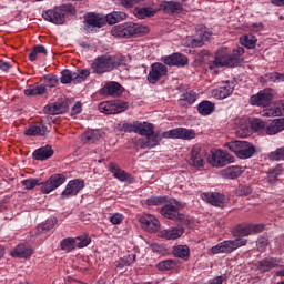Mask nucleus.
Wrapping results in <instances>:
<instances>
[{
  "instance_id": "nucleus-1",
  "label": "nucleus",
  "mask_w": 284,
  "mask_h": 284,
  "mask_svg": "<svg viewBox=\"0 0 284 284\" xmlns=\"http://www.w3.org/2000/svg\"><path fill=\"white\" fill-rule=\"evenodd\" d=\"M148 32H150L148 26L134 22H124L111 29L112 37L116 39H134V37H143Z\"/></svg>"
},
{
  "instance_id": "nucleus-2",
  "label": "nucleus",
  "mask_w": 284,
  "mask_h": 284,
  "mask_svg": "<svg viewBox=\"0 0 284 284\" xmlns=\"http://www.w3.org/2000/svg\"><path fill=\"white\" fill-rule=\"evenodd\" d=\"M128 19V13L123 11H113L106 16L101 13H89L85 18L87 28H103L105 23L114 26L119 21Z\"/></svg>"
},
{
  "instance_id": "nucleus-3",
  "label": "nucleus",
  "mask_w": 284,
  "mask_h": 284,
  "mask_svg": "<svg viewBox=\"0 0 284 284\" xmlns=\"http://www.w3.org/2000/svg\"><path fill=\"white\" fill-rule=\"evenodd\" d=\"M245 49L243 47L233 48L232 54L226 57H215L214 61L209 64V69L214 72L219 71V68H239L243 63V57Z\"/></svg>"
},
{
  "instance_id": "nucleus-4",
  "label": "nucleus",
  "mask_w": 284,
  "mask_h": 284,
  "mask_svg": "<svg viewBox=\"0 0 284 284\" xmlns=\"http://www.w3.org/2000/svg\"><path fill=\"white\" fill-rule=\"evenodd\" d=\"M68 14H77V8L70 3L61 4L60 7H54L53 9H48L42 12V18L44 21L54 23L55 26H63L65 23V17Z\"/></svg>"
},
{
  "instance_id": "nucleus-5",
  "label": "nucleus",
  "mask_w": 284,
  "mask_h": 284,
  "mask_svg": "<svg viewBox=\"0 0 284 284\" xmlns=\"http://www.w3.org/2000/svg\"><path fill=\"white\" fill-rule=\"evenodd\" d=\"M237 159H252L256 154V146L247 141L235 140L226 143L225 145Z\"/></svg>"
},
{
  "instance_id": "nucleus-6",
  "label": "nucleus",
  "mask_w": 284,
  "mask_h": 284,
  "mask_svg": "<svg viewBox=\"0 0 284 284\" xmlns=\"http://www.w3.org/2000/svg\"><path fill=\"white\" fill-rule=\"evenodd\" d=\"M244 245H247V239L226 240L211 247V254H232Z\"/></svg>"
},
{
  "instance_id": "nucleus-7",
  "label": "nucleus",
  "mask_w": 284,
  "mask_h": 284,
  "mask_svg": "<svg viewBox=\"0 0 284 284\" xmlns=\"http://www.w3.org/2000/svg\"><path fill=\"white\" fill-rule=\"evenodd\" d=\"M121 65V59L109 54L98 57L93 63L92 69L94 72H102L103 70H114Z\"/></svg>"
},
{
  "instance_id": "nucleus-8",
  "label": "nucleus",
  "mask_w": 284,
  "mask_h": 284,
  "mask_svg": "<svg viewBox=\"0 0 284 284\" xmlns=\"http://www.w3.org/2000/svg\"><path fill=\"white\" fill-rule=\"evenodd\" d=\"M207 163L212 168H225V165L234 163V156L227 153V151L219 149L211 152V155L207 156Z\"/></svg>"
},
{
  "instance_id": "nucleus-9",
  "label": "nucleus",
  "mask_w": 284,
  "mask_h": 284,
  "mask_svg": "<svg viewBox=\"0 0 284 284\" xmlns=\"http://www.w3.org/2000/svg\"><path fill=\"white\" fill-rule=\"evenodd\" d=\"M206 156L207 151L200 144H195L190 152L189 165H192V168H204Z\"/></svg>"
},
{
  "instance_id": "nucleus-10",
  "label": "nucleus",
  "mask_w": 284,
  "mask_h": 284,
  "mask_svg": "<svg viewBox=\"0 0 284 284\" xmlns=\"http://www.w3.org/2000/svg\"><path fill=\"white\" fill-rule=\"evenodd\" d=\"M98 109L103 114H121L128 110V102L104 101L99 104Z\"/></svg>"
},
{
  "instance_id": "nucleus-11",
  "label": "nucleus",
  "mask_w": 284,
  "mask_h": 284,
  "mask_svg": "<svg viewBox=\"0 0 284 284\" xmlns=\"http://www.w3.org/2000/svg\"><path fill=\"white\" fill-rule=\"evenodd\" d=\"M272 99H274V91L272 89H264L250 98V104L267 108L272 103Z\"/></svg>"
},
{
  "instance_id": "nucleus-12",
  "label": "nucleus",
  "mask_w": 284,
  "mask_h": 284,
  "mask_svg": "<svg viewBox=\"0 0 284 284\" xmlns=\"http://www.w3.org/2000/svg\"><path fill=\"white\" fill-rule=\"evenodd\" d=\"M65 183V175L61 173H55L51 175L45 182L41 183V192L42 194H50V192H54L58 187H61Z\"/></svg>"
},
{
  "instance_id": "nucleus-13",
  "label": "nucleus",
  "mask_w": 284,
  "mask_h": 284,
  "mask_svg": "<svg viewBox=\"0 0 284 284\" xmlns=\"http://www.w3.org/2000/svg\"><path fill=\"white\" fill-rule=\"evenodd\" d=\"M164 139H182L184 141H192L195 139L196 132L192 129L176 128L162 133Z\"/></svg>"
},
{
  "instance_id": "nucleus-14",
  "label": "nucleus",
  "mask_w": 284,
  "mask_h": 284,
  "mask_svg": "<svg viewBox=\"0 0 284 284\" xmlns=\"http://www.w3.org/2000/svg\"><path fill=\"white\" fill-rule=\"evenodd\" d=\"M161 61L164 63V65H170V68H185V65L190 63V59L180 52L164 55L161 58Z\"/></svg>"
},
{
  "instance_id": "nucleus-15",
  "label": "nucleus",
  "mask_w": 284,
  "mask_h": 284,
  "mask_svg": "<svg viewBox=\"0 0 284 284\" xmlns=\"http://www.w3.org/2000/svg\"><path fill=\"white\" fill-rule=\"evenodd\" d=\"M83 187H85V182L83 180H71L68 182L65 189L61 193L60 199L65 200L70 199V196H77V194H79Z\"/></svg>"
},
{
  "instance_id": "nucleus-16",
  "label": "nucleus",
  "mask_w": 284,
  "mask_h": 284,
  "mask_svg": "<svg viewBox=\"0 0 284 284\" xmlns=\"http://www.w3.org/2000/svg\"><path fill=\"white\" fill-rule=\"evenodd\" d=\"M163 138V134H161L160 132H154L146 135L145 138H141L138 140V145L142 149V150H152V148H156V145H159L161 143Z\"/></svg>"
},
{
  "instance_id": "nucleus-17",
  "label": "nucleus",
  "mask_w": 284,
  "mask_h": 284,
  "mask_svg": "<svg viewBox=\"0 0 284 284\" xmlns=\"http://www.w3.org/2000/svg\"><path fill=\"white\" fill-rule=\"evenodd\" d=\"M201 200L205 201V203H210V205H213L214 207H225L227 205L225 195L216 192L202 193Z\"/></svg>"
},
{
  "instance_id": "nucleus-18",
  "label": "nucleus",
  "mask_w": 284,
  "mask_h": 284,
  "mask_svg": "<svg viewBox=\"0 0 284 284\" xmlns=\"http://www.w3.org/2000/svg\"><path fill=\"white\" fill-rule=\"evenodd\" d=\"M99 94H101V97H121V94H123V87L118 82H106L104 87L100 89Z\"/></svg>"
},
{
  "instance_id": "nucleus-19",
  "label": "nucleus",
  "mask_w": 284,
  "mask_h": 284,
  "mask_svg": "<svg viewBox=\"0 0 284 284\" xmlns=\"http://www.w3.org/2000/svg\"><path fill=\"white\" fill-rule=\"evenodd\" d=\"M232 92H234V83L226 81L221 87L212 91V97L214 99L223 100L227 99V97H230Z\"/></svg>"
},
{
  "instance_id": "nucleus-20",
  "label": "nucleus",
  "mask_w": 284,
  "mask_h": 284,
  "mask_svg": "<svg viewBox=\"0 0 284 284\" xmlns=\"http://www.w3.org/2000/svg\"><path fill=\"white\" fill-rule=\"evenodd\" d=\"M109 172L113 174L114 179H118V181H121L122 183L132 181V175L125 172V170L119 168V164L114 162L109 163Z\"/></svg>"
},
{
  "instance_id": "nucleus-21",
  "label": "nucleus",
  "mask_w": 284,
  "mask_h": 284,
  "mask_svg": "<svg viewBox=\"0 0 284 284\" xmlns=\"http://www.w3.org/2000/svg\"><path fill=\"white\" fill-rule=\"evenodd\" d=\"M281 265V260L276 257H266L257 262V270L261 274H265V272H272L274 267H278Z\"/></svg>"
},
{
  "instance_id": "nucleus-22",
  "label": "nucleus",
  "mask_w": 284,
  "mask_h": 284,
  "mask_svg": "<svg viewBox=\"0 0 284 284\" xmlns=\"http://www.w3.org/2000/svg\"><path fill=\"white\" fill-rule=\"evenodd\" d=\"M161 214L162 216H164L165 219H170L171 221H176L180 220L182 221L183 219V214H181L179 212V207H176V205L169 203L165 204L162 209H161Z\"/></svg>"
},
{
  "instance_id": "nucleus-23",
  "label": "nucleus",
  "mask_w": 284,
  "mask_h": 284,
  "mask_svg": "<svg viewBox=\"0 0 284 284\" xmlns=\"http://www.w3.org/2000/svg\"><path fill=\"white\" fill-rule=\"evenodd\" d=\"M140 223L146 232H159V220L154 215H143L140 217Z\"/></svg>"
},
{
  "instance_id": "nucleus-24",
  "label": "nucleus",
  "mask_w": 284,
  "mask_h": 284,
  "mask_svg": "<svg viewBox=\"0 0 284 284\" xmlns=\"http://www.w3.org/2000/svg\"><path fill=\"white\" fill-rule=\"evenodd\" d=\"M34 254V248L26 244H18L10 255L13 258H30Z\"/></svg>"
},
{
  "instance_id": "nucleus-25",
  "label": "nucleus",
  "mask_w": 284,
  "mask_h": 284,
  "mask_svg": "<svg viewBox=\"0 0 284 284\" xmlns=\"http://www.w3.org/2000/svg\"><path fill=\"white\" fill-rule=\"evenodd\" d=\"M88 77H90V73L88 72H73V73H63L62 72V77H61V83H83L84 80L88 79Z\"/></svg>"
},
{
  "instance_id": "nucleus-26",
  "label": "nucleus",
  "mask_w": 284,
  "mask_h": 284,
  "mask_svg": "<svg viewBox=\"0 0 284 284\" xmlns=\"http://www.w3.org/2000/svg\"><path fill=\"white\" fill-rule=\"evenodd\" d=\"M45 110L51 115L65 114L70 110V100H64L62 102H55L49 106H45Z\"/></svg>"
},
{
  "instance_id": "nucleus-27",
  "label": "nucleus",
  "mask_w": 284,
  "mask_h": 284,
  "mask_svg": "<svg viewBox=\"0 0 284 284\" xmlns=\"http://www.w3.org/2000/svg\"><path fill=\"white\" fill-rule=\"evenodd\" d=\"M160 8L165 14H181L183 12V4L176 1H163Z\"/></svg>"
},
{
  "instance_id": "nucleus-28",
  "label": "nucleus",
  "mask_w": 284,
  "mask_h": 284,
  "mask_svg": "<svg viewBox=\"0 0 284 284\" xmlns=\"http://www.w3.org/2000/svg\"><path fill=\"white\" fill-rule=\"evenodd\" d=\"M185 231L183 230V227H169L165 230H162L160 233V236L162 239H166L168 241H176V239H181V236H183V233Z\"/></svg>"
},
{
  "instance_id": "nucleus-29",
  "label": "nucleus",
  "mask_w": 284,
  "mask_h": 284,
  "mask_svg": "<svg viewBox=\"0 0 284 284\" xmlns=\"http://www.w3.org/2000/svg\"><path fill=\"white\" fill-rule=\"evenodd\" d=\"M179 92H184L182 97L179 99V103L183 105V103H189V105H192L194 101H196V93L194 91H187V87L181 84L176 88Z\"/></svg>"
},
{
  "instance_id": "nucleus-30",
  "label": "nucleus",
  "mask_w": 284,
  "mask_h": 284,
  "mask_svg": "<svg viewBox=\"0 0 284 284\" xmlns=\"http://www.w3.org/2000/svg\"><path fill=\"white\" fill-rule=\"evenodd\" d=\"M209 40L210 34L201 31L200 33H197L196 38H187L186 45H189V48H202V45H205V41Z\"/></svg>"
},
{
  "instance_id": "nucleus-31",
  "label": "nucleus",
  "mask_w": 284,
  "mask_h": 284,
  "mask_svg": "<svg viewBox=\"0 0 284 284\" xmlns=\"http://www.w3.org/2000/svg\"><path fill=\"white\" fill-rule=\"evenodd\" d=\"M262 116H284V100L275 103V108L264 109Z\"/></svg>"
},
{
  "instance_id": "nucleus-32",
  "label": "nucleus",
  "mask_w": 284,
  "mask_h": 284,
  "mask_svg": "<svg viewBox=\"0 0 284 284\" xmlns=\"http://www.w3.org/2000/svg\"><path fill=\"white\" fill-rule=\"evenodd\" d=\"M244 172L245 169H243V166L232 165L222 170V176H224V179H239V176H241V174H243Z\"/></svg>"
},
{
  "instance_id": "nucleus-33",
  "label": "nucleus",
  "mask_w": 284,
  "mask_h": 284,
  "mask_svg": "<svg viewBox=\"0 0 284 284\" xmlns=\"http://www.w3.org/2000/svg\"><path fill=\"white\" fill-rule=\"evenodd\" d=\"M135 134H140V136H150V134H154V124L149 122H136Z\"/></svg>"
},
{
  "instance_id": "nucleus-34",
  "label": "nucleus",
  "mask_w": 284,
  "mask_h": 284,
  "mask_svg": "<svg viewBox=\"0 0 284 284\" xmlns=\"http://www.w3.org/2000/svg\"><path fill=\"white\" fill-rule=\"evenodd\" d=\"M266 134L270 136H274V134H278V132H283L284 130V118L275 119L266 126Z\"/></svg>"
},
{
  "instance_id": "nucleus-35",
  "label": "nucleus",
  "mask_w": 284,
  "mask_h": 284,
  "mask_svg": "<svg viewBox=\"0 0 284 284\" xmlns=\"http://www.w3.org/2000/svg\"><path fill=\"white\" fill-rule=\"evenodd\" d=\"M26 136H45L48 134V126L44 124L31 125L24 131Z\"/></svg>"
},
{
  "instance_id": "nucleus-36",
  "label": "nucleus",
  "mask_w": 284,
  "mask_h": 284,
  "mask_svg": "<svg viewBox=\"0 0 284 284\" xmlns=\"http://www.w3.org/2000/svg\"><path fill=\"white\" fill-rule=\"evenodd\" d=\"M52 154H54V150H52L51 146H43V148L37 149L33 152V159H36V161H45L50 159Z\"/></svg>"
},
{
  "instance_id": "nucleus-37",
  "label": "nucleus",
  "mask_w": 284,
  "mask_h": 284,
  "mask_svg": "<svg viewBox=\"0 0 284 284\" xmlns=\"http://www.w3.org/2000/svg\"><path fill=\"white\" fill-rule=\"evenodd\" d=\"M214 108L215 104L213 102L204 100L197 105V112L201 116H210L214 112Z\"/></svg>"
},
{
  "instance_id": "nucleus-38",
  "label": "nucleus",
  "mask_w": 284,
  "mask_h": 284,
  "mask_svg": "<svg viewBox=\"0 0 284 284\" xmlns=\"http://www.w3.org/2000/svg\"><path fill=\"white\" fill-rule=\"evenodd\" d=\"M173 256L175 258H182L187 261L190 258V246L187 245H178L173 248Z\"/></svg>"
},
{
  "instance_id": "nucleus-39",
  "label": "nucleus",
  "mask_w": 284,
  "mask_h": 284,
  "mask_svg": "<svg viewBox=\"0 0 284 284\" xmlns=\"http://www.w3.org/2000/svg\"><path fill=\"white\" fill-rule=\"evenodd\" d=\"M101 139V131L99 130H88L82 135V141L84 143H97Z\"/></svg>"
},
{
  "instance_id": "nucleus-40",
  "label": "nucleus",
  "mask_w": 284,
  "mask_h": 284,
  "mask_svg": "<svg viewBox=\"0 0 284 284\" xmlns=\"http://www.w3.org/2000/svg\"><path fill=\"white\" fill-rule=\"evenodd\" d=\"M256 41L258 40L253 34H244L240 37L241 45L247 48V50H254L256 48Z\"/></svg>"
},
{
  "instance_id": "nucleus-41",
  "label": "nucleus",
  "mask_w": 284,
  "mask_h": 284,
  "mask_svg": "<svg viewBox=\"0 0 284 284\" xmlns=\"http://www.w3.org/2000/svg\"><path fill=\"white\" fill-rule=\"evenodd\" d=\"M233 236L242 239L241 236H250L252 234V226L248 225H237L232 231Z\"/></svg>"
},
{
  "instance_id": "nucleus-42",
  "label": "nucleus",
  "mask_w": 284,
  "mask_h": 284,
  "mask_svg": "<svg viewBox=\"0 0 284 284\" xmlns=\"http://www.w3.org/2000/svg\"><path fill=\"white\" fill-rule=\"evenodd\" d=\"M134 14L138 19H148V17H154V14H156V11L148 7L135 8Z\"/></svg>"
},
{
  "instance_id": "nucleus-43",
  "label": "nucleus",
  "mask_w": 284,
  "mask_h": 284,
  "mask_svg": "<svg viewBox=\"0 0 284 284\" xmlns=\"http://www.w3.org/2000/svg\"><path fill=\"white\" fill-rule=\"evenodd\" d=\"M135 261H136V254H131L129 256H124V257L120 258L115 263V267L118 270H123L124 267L132 265V263H134Z\"/></svg>"
},
{
  "instance_id": "nucleus-44",
  "label": "nucleus",
  "mask_w": 284,
  "mask_h": 284,
  "mask_svg": "<svg viewBox=\"0 0 284 284\" xmlns=\"http://www.w3.org/2000/svg\"><path fill=\"white\" fill-rule=\"evenodd\" d=\"M284 81V74L278 72L267 73L265 78H263V83H281Z\"/></svg>"
},
{
  "instance_id": "nucleus-45",
  "label": "nucleus",
  "mask_w": 284,
  "mask_h": 284,
  "mask_svg": "<svg viewBox=\"0 0 284 284\" xmlns=\"http://www.w3.org/2000/svg\"><path fill=\"white\" fill-rule=\"evenodd\" d=\"M57 225V217H50L42 224L38 226V234H43V232H50L52 227Z\"/></svg>"
},
{
  "instance_id": "nucleus-46",
  "label": "nucleus",
  "mask_w": 284,
  "mask_h": 284,
  "mask_svg": "<svg viewBox=\"0 0 284 284\" xmlns=\"http://www.w3.org/2000/svg\"><path fill=\"white\" fill-rule=\"evenodd\" d=\"M60 246L64 252H72L77 247V240L75 237H67L61 241Z\"/></svg>"
},
{
  "instance_id": "nucleus-47",
  "label": "nucleus",
  "mask_w": 284,
  "mask_h": 284,
  "mask_svg": "<svg viewBox=\"0 0 284 284\" xmlns=\"http://www.w3.org/2000/svg\"><path fill=\"white\" fill-rule=\"evenodd\" d=\"M26 97H37L39 94H45V85L40 84L37 87H31L27 90H24Z\"/></svg>"
},
{
  "instance_id": "nucleus-48",
  "label": "nucleus",
  "mask_w": 284,
  "mask_h": 284,
  "mask_svg": "<svg viewBox=\"0 0 284 284\" xmlns=\"http://www.w3.org/2000/svg\"><path fill=\"white\" fill-rule=\"evenodd\" d=\"M0 70L2 72H8V70H12V72H21V69H19V65L14 61L6 62V61L1 60L0 61Z\"/></svg>"
},
{
  "instance_id": "nucleus-49",
  "label": "nucleus",
  "mask_w": 284,
  "mask_h": 284,
  "mask_svg": "<svg viewBox=\"0 0 284 284\" xmlns=\"http://www.w3.org/2000/svg\"><path fill=\"white\" fill-rule=\"evenodd\" d=\"M160 272H168L169 270H174L176 267V261L174 260H164L156 265Z\"/></svg>"
},
{
  "instance_id": "nucleus-50",
  "label": "nucleus",
  "mask_w": 284,
  "mask_h": 284,
  "mask_svg": "<svg viewBox=\"0 0 284 284\" xmlns=\"http://www.w3.org/2000/svg\"><path fill=\"white\" fill-rule=\"evenodd\" d=\"M89 243H92V239L88 235H82V236L75 237V245L80 250L83 247H88Z\"/></svg>"
},
{
  "instance_id": "nucleus-51",
  "label": "nucleus",
  "mask_w": 284,
  "mask_h": 284,
  "mask_svg": "<svg viewBox=\"0 0 284 284\" xmlns=\"http://www.w3.org/2000/svg\"><path fill=\"white\" fill-rule=\"evenodd\" d=\"M251 129L253 132H263L265 130V121L261 119H254L251 121Z\"/></svg>"
},
{
  "instance_id": "nucleus-52",
  "label": "nucleus",
  "mask_w": 284,
  "mask_h": 284,
  "mask_svg": "<svg viewBox=\"0 0 284 284\" xmlns=\"http://www.w3.org/2000/svg\"><path fill=\"white\" fill-rule=\"evenodd\" d=\"M41 180L40 179H27L22 181V185L23 187H26V190H34V187H37V185H41Z\"/></svg>"
},
{
  "instance_id": "nucleus-53",
  "label": "nucleus",
  "mask_w": 284,
  "mask_h": 284,
  "mask_svg": "<svg viewBox=\"0 0 284 284\" xmlns=\"http://www.w3.org/2000/svg\"><path fill=\"white\" fill-rule=\"evenodd\" d=\"M271 161H284V148H278L268 155Z\"/></svg>"
},
{
  "instance_id": "nucleus-54",
  "label": "nucleus",
  "mask_w": 284,
  "mask_h": 284,
  "mask_svg": "<svg viewBox=\"0 0 284 284\" xmlns=\"http://www.w3.org/2000/svg\"><path fill=\"white\" fill-rule=\"evenodd\" d=\"M251 193H252V187L243 184H240L235 190L236 196H250Z\"/></svg>"
},
{
  "instance_id": "nucleus-55",
  "label": "nucleus",
  "mask_w": 284,
  "mask_h": 284,
  "mask_svg": "<svg viewBox=\"0 0 284 284\" xmlns=\"http://www.w3.org/2000/svg\"><path fill=\"white\" fill-rule=\"evenodd\" d=\"M58 83L59 79L53 73L44 75V84L48 85V88H54Z\"/></svg>"
},
{
  "instance_id": "nucleus-56",
  "label": "nucleus",
  "mask_w": 284,
  "mask_h": 284,
  "mask_svg": "<svg viewBox=\"0 0 284 284\" xmlns=\"http://www.w3.org/2000/svg\"><path fill=\"white\" fill-rule=\"evenodd\" d=\"M168 201L165 196H151L146 200L148 205H163V203Z\"/></svg>"
},
{
  "instance_id": "nucleus-57",
  "label": "nucleus",
  "mask_w": 284,
  "mask_h": 284,
  "mask_svg": "<svg viewBox=\"0 0 284 284\" xmlns=\"http://www.w3.org/2000/svg\"><path fill=\"white\" fill-rule=\"evenodd\" d=\"M120 132H134L136 133V122L119 124Z\"/></svg>"
},
{
  "instance_id": "nucleus-58",
  "label": "nucleus",
  "mask_w": 284,
  "mask_h": 284,
  "mask_svg": "<svg viewBox=\"0 0 284 284\" xmlns=\"http://www.w3.org/2000/svg\"><path fill=\"white\" fill-rule=\"evenodd\" d=\"M161 77H165V72H149L148 81L149 83H156Z\"/></svg>"
},
{
  "instance_id": "nucleus-59",
  "label": "nucleus",
  "mask_w": 284,
  "mask_h": 284,
  "mask_svg": "<svg viewBox=\"0 0 284 284\" xmlns=\"http://www.w3.org/2000/svg\"><path fill=\"white\" fill-rule=\"evenodd\" d=\"M152 72H168V67L161 62H155L151 65Z\"/></svg>"
},
{
  "instance_id": "nucleus-60",
  "label": "nucleus",
  "mask_w": 284,
  "mask_h": 284,
  "mask_svg": "<svg viewBox=\"0 0 284 284\" xmlns=\"http://www.w3.org/2000/svg\"><path fill=\"white\" fill-rule=\"evenodd\" d=\"M112 225H121L123 223V214L115 213L110 217Z\"/></svg>"
},
{
  "instance_id": "nucleus-61",
  "label": "nucleus",
  "mask_w": 284,
  "mask_h": 284,
  "mask_svg": "<svg viewBox=\"0 0 284 284\" xmlns=\"http://www.w3.org/2000/svg\"><path fill=\"white\" fill-rule=\"evenodd\" d=\"M265 230L263 224H251V234H261Z\"/></svg>"
},
{
  "instance_id": "nucleus-62",
  "label": "nucleus",
  "mask_w": 284,
  "mask_h": 284,
  "mask_svg": "<svg viewBox=\"0 0 284 284\" xmlns=\"http://www.w3.org/2000/svg\"><path fill=\"white\" fill-rule=\"evenodd\" d=\"M139 1L141 0H120V3L123 8H134Z\"/></svg>"
},
{
  "instance_id": "nucleus-63",
  "label": "nucleus",
  "mask_w": 284,
  "mask_h": 284,
  "mask_svg": "<svg viewBox=\"0 0 284 284\" xmlns=\"http://www.w3.org/2000/svg\"><path fill=\"white\" fill-rule=\"evenodd\" d=\"M82 110L83 105L81 104V102H77L71 110V115L74 116L77 114H81Z\"/></svg>"
},
{
  "instance_id": "nucleus-64",
  "label": "nucleus",
  "mask_w": 284,
  "mask_h": 284,
  "mask_svg": "<svg viewBox=\"0 0 284 284\" xmlns=\"http://www.w3.org/2000/svg\"><path fill=\"white\" fill-rule=\"evenodd\" d=\"M276 181H278V175H275L272 171L267 175V182L270 185H276Z\"/></svg>"
}]
</instances>
